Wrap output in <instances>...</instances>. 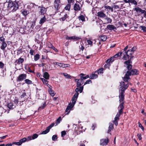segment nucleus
I'll list each match as a JSON object with an SVG mask.
<instances>
[{"instance_id":"nucleus-60","label":"nucleus","mask_w":146,"mask_h":146,"mask_svg":"<svg viewBox=\"0 0 146 146\" xmlns=\"http://www.w3.org/2000/svg\"><path fill=\"white\" fill-rule=\"evenodd\" d=\"M123 58L124 59V60H127V56H126V54H124V53H123Z\"/></svg>"},{"instance_id":"nucleus-6","label":"nucleus","mask_w":146,"mask_h":146,"mask_svg":"<svg viewBox=\"0 0 146 146\" xmlns=\"http://www.w3.org/2000/svg\"><path fill=\"white\" fill-rule=\"evenodd\" d=\"M54 124L55 123H53L51 124L50 125L46 128V129L45 130L43 131L42 132L41 134H45L49 132L50 129L54 126Z\"/></svg>"},{"instance_id":"nucleus-34","label":"nucleus","mask_w":146,"mask_h":146,"mask_svg":"<svg viewBox=\"0 0 146 146\" xmlns=\"http://www.w3.org/2000/svg\"><path fill=\"white\" fill-rule=\"evenodd\" d=\"M48 92L52 96H53L55 95V93L54 91L52 90H48Z\"/></svg>"},{"instance_id":"nucleus-45","label":"nucleus","mask_w":146,"mask_h":146,"mask_svg":"<svg viewBox=\"0 0 146 146\" xmlns=\"http://www.w3.org/2000/svg\"><path fill=\"white\" fill-rule=\"evenodd\" d=\"M57 139V135H53L52 137V139L53 141H56Z\"/></svg>"},{"instance_id":"nucleus-46","label":"nucleus","mask_w":146,"mask_h":146,"mask_svg":"<svg viewBox=\"0 0 146 146\" xmlns=\"http://www.w3.org/2000/svg\"><path fill=\"white\" fill-rule=\"evenodd\" d=\"M89 78H90L89 76L88 75L85 76H81L80 77V79H86Z\"/></svg>"},{"instance_id":"nucleus-44","label":"nucleus","mask_w":146,"mask_h":146,"mask_svg":"<svg viewBox=\"0 0 146 146\" xmlns=\"http://www.w3.org/2000/svg\"><path fill=\"white\" fill-rule=\"evenodd\" d=\"M61 120V117H59L56 120V125L58 124L59 123H60V121Z\"/></svg>"},{"instance_id":"nucleus-53","label":"nucleus","mask_w":146,"mask_h":146,"mask_svg":"<svg viewBox=\"0 0 146 146\" xmlns=\"http://www.w3.org/2000/svg\"><path fill=\"white\" fill-rule=\"evenodd\" d=\"M103 68H101L100 69H99V70L98 71V74H101V73H103Z\"/></svg>"},{"instance_id":"nucleus-15","label":"nucleus","mask_w":146,"mask_h":146,"mask_svg":"<svg viewBox=\"0 0 146 146\" xmlns=\"http://www.w3.org/2000/svg\"><path fill=\"white\" fill-rule=\"evenodd\" d=\"M39 8H40V13L41 15H44L46 13V9L43 7H39Z\"/></svg>"},{"instance_id":"nucleus-13","label":"nucleus","mask_w":146,"mask_h":146,"mask_svg":"<svg viewBox=\"0 0 146 146\" xmlns=\"http://www.w3.org/2000/svg\"><path fill=\"white\" fill-rule=\"evenodd\" d=\"M107 28L110 30H113L114 31L117 29L116 27L113 25H107Z\"/></svg>"},{"instance_id":"nucleus-36","label":"nucleus","mask_w":146,"mask_h":146,"mask_svg":"<svg viewBox=\"0 0 146 146\" xmlns=\"http://www.w3.org/2000/svg\"><path fill=\"white\" fill-rule=\"evenodd\" d=\"M40 58V55L38 54H36L34 56V60L35 61L38 60Z\"/></svg>"},{"instance_id":"nucleus-28","label":"nucleus","mask_w":146,"mask_h":146,"mask_svg":"<svg viewBox=\"0 0 146 146\" xmlns=\"http://www.w3.org/2000/svg\"><path fill=\"white\" fill-rule=\"evenodd\" d=\"M121 114L117 113L114 118V120L118 121L119 119V117Z\"/></svg>"},{"instance_id":"nucleus-38","label":"nucleus","mask_w":146,"mask_h":146,"mask_svg":"<svg viewBox=\"0 0 146 146\" xmlns=\"http://www.w3.org/2000/svg\"><path fill=\"white\" fill-rule=\"evenodd\" d=\"M141 9L140 8L137 7L135 8L134 10L136 11L137 13H140Z\"/></svg>"},{"instance_id":"nucleus-18","label":"nucleus","mask_w":146,"mask_h":146,"mask_svg":"<svg viewBox=\"0 0 146 146\" xmlns=\"http://www.w3.org/2000/svg\"><path fill=\"white\" fill-rule=\"evenodd\" d=\"M46 18L45 16H44L42 18L40 19L39 23L41 25H42L46 21Z\"/></svg>"},{"instance_id":"nucleus-9","label":"nucleus","mask_w":146,"mask_h":146,"mask_svg":"<svg viewBox=\"0 0 146 146\" xmlns=\"http://www.w3.org/2000/svg\"><path fill=\"white\" fill-rule=\"evenodd\" d=\"M79 94L78 93H76L74 94L72 99V104H75L76 103Z\"/></svg>"},{"instance_id":"nucleus-12","label":"nucleus","mask_w":146,"mask_h":146,"mask_svg":"<svg viewBox=\"0 0 146 146\" xmlns=\"http://www.w3.org/2000/svg\"><path fill=\"white\" fill-rule=\"evenodd\" d=\"M38 136V135L37 134H34L32 136H29L27 137L28 141L31 140L32 139H34L37 138Z\"/></svg>"},{"instance_id":"nucleus-3","label":"nucleus","mask_w":146,"mask_h":146,"mask_svg":"<svg viewBox=\"0 0 146 146\" xmlns=\"http://www.w3.org/2000/svg\"><path fill=\"white\" fill-rule=\"evenodd\" d=\"M24 60V59L21 58H20L16 60L15 62L16 69L17 70L21 69L22 66L23 62Z\"/></svg>"},{"instance_id":"nucleus-51","label":"nucleus","mask_w":146,"mask_h":146,"mask_svg":"<svg viewBox=\"0 0 146 146\" xmlns=\"http://www.w3.org/2000/svg\"><path fill=\"white\" fill-rule=\"evenodd\" d=\"M139 126V127H140L143 131L144 130V127L142 126L141 124L140 123V122H138V123Z\"/></svg>"},{"instance_id":"nucleus-37","label":"nucleus","mask_w":146,"mask_h":146,"mask_svg":"<svg viewBox=\"0 0 146 146\" xmlns=\"http://www.w3.org/2000/svg\"><path fill=\"white\" fill-rule=\"evenodd\" d=\"M140 13H141V14H143V16L144 17H146V11L145 10H143L141 9Z\"/></svg>"},{"instance_id":"nucleus-10","label":"nucleus","mask_w":146,"mask_h":146,"mask_svg":"<svg viewBox=\"0 0 146 146\" xmlns=\"http://www.w3.org/2000/svg\"><path fill=\"white\" fill-rule=\"evenodd\" d=\"M81 8L79 3H75L74 5V9L76 11H79L80 10Z\"/></svg>"},{"instance_id":"nucleus-64","label":"nucleus","mask_w":146,"mask_h":146,"mask_svg":"<svg viewBox=\"0 0 146 146\" xmlns=\"http://www.w3.org/2000/svg\"><path fill=\"white\" fill-rule=\"evenodd\" d=\"M48 46L49 48H52V47L53 46L52 44L50 43L48 44Z\"/></svg>"},{"instance_id":"nucleus-61","label":"nucleus","mask_w":146,"mask_h":146,"mask_svg":"<svg viewBox=\"0 0 146 146\" xmlns=\"http://www.w3.org/2000/svg\"><path fill=\"white\" fill-rule=\"evenodd\" d=\"M34 52V50L32 49H31L30 50L29 53L31 54V55H33V53Z\"/></svg>"},{"instance_id":"nucleus-25","label":"nucleus","mask_w":146,"mask_h":146,"mask_svg":"<svg viewBox=\"0 0 146 146\" xmlns=\"http://www.w3.org/2000/svg\"><path fill=\"white\" fill-rule=\"evenodd\" d=\"M90 78L91 79H94L97 78L98 77V75L97 74H92L89 76Z\"/></svg>"},{"instance_id":"nucleus-19","label":"nucleus","mask_w":146,"mask_h":146,"mask_svg":"<svg viewBox=\"0 0 146 146\" xmlns=\"http://www.w3.org/2000/svg\"><path fill=\"white\" fill-rule=\"evenodd\" d=\"M1 49L4 50L5 48L7 46V44L6 43V42H5L1 43Z\"/></svg>"},{"instance_id":"nucleus-43","label":"nucleus","mask_w":146,"mask_h":146,"mask_svg":"<svg viewBox=\"0 0 146 146\" xmlns=\"http://www.w3.org/2000/svg\"><path fill=\"white\" fill-rule=\"evenodd\" d=\"M29 13V12L26 10H24L22 12L23 14L25 16H26Z\"/></svg>"},{"instance_id":"nucleus-14","label":"nucleus","mask_w":146,"mask_h":146,"mask_svg":"<svg viewBox=\"0 0 146 146\" xmlns=\"http://www.w3.org/2000/svg\"><path fill=\"white\" fill-rule=\"evenodd\" d=\"M97 16L101 18H104L106 17V15L102 11L99 12L97 13Z\"/></svg>"},{"instance_id":"nucleus-54","label":"nucleus","mask_w":146,"mask_h":146,"mask_svg":"<svg viewBox=\"0 0 146 146\" xmlns=\"http://www.w3.org/2000/svg\"><path fill=\"white\" fill-rule=\"evenodd\" d=\"M61 136L63 137L66 134V132L65 131H63L61 132Z\"/></svg>"},{"instance_id":"nucleus-33","label":"nucleus","mask_w":146,"mask_h":146,"mask_svg":"<svg viewBox=\"0 0 146 146\" xmlns=\"http://www.w3.org/2000/svg\"><path fill=\"white\" fill-rule=\"evenodd\" d=\"M105 19L107 20V23H111L112 21L111 19L106 16L105 18Z\"/></svg>"},{"instance_id":"nucleus-39","label":"nucleus","mask_w":146,"mask_h":146,"mask_svg":"<svg viewBox=\"0 0 146 146\" xmlns=\"http://www.w3.org/2000/svg\"><path fill=\"white\" fill-rule=\"evenodd\" d=\"M20 142L21 143V144H22V143H24V142H25L26 141H28V139H27V138H23L21 139H20Z\"/></svg>"},{"instance_id":"nucleus-50","label":"nucleus","mask_w":146,"mask_h":146,"mask_svg":"<svg viewBox=\"0 0 146 146\" xmlns=\"http://www.w3.org/2000/svg\"><path fill=\"white\" fill-rule=\"evenodd\" d=\"M5 38L3 36L0 37V41L2 42H5Z\"/></svg>"},{"instance_id":"nucleus-21","label":"nucleus","mask_w":146,"mask_h":146,"mask_svg":"<svg viewBox=\"0 0 146 146\" xmlns=\"http://www.w3.org/2000/svg\"><path fill=\"white\" fill-rule=\"evenodd\" d=\"M15 105H14L13 104L11 103L8 104H7V107L9 109H13L15 107Z\"/></svg>"},{"instance_id":"nucleus-7","label":"nucleus","mask_w":146,"mask_h":146,"mask_svg":"<svg viewBox=\"0 0 146 146\" xmlns=\"http://www.w3.org/2000/svg\"><path fill=\"white\" fill-rule=\"evenodd\" d=\"M27 77V75L25 74H21L20 75L17 77V81L21 82L24 79H25Z\"/></svg>"},{"instance_id":"nucleus-29","label":"nucleus","mask_w":146,"mask_h":146,"mask_svg":"<svg viewBox=\"0 0 146 146\" xmlns=\"http://www.w3.org/2000/svg\"><path fill=\"white\" fill-rule=\"evenodd\" d=\"M71 4L69 3L67 4L66 6L65 7L64 9L66 10L70 11V9Z\"/></svg>"},{"instance_id":"nucleus-17","label":"nucleus","mask_w":146,"mask_h":146,"mask_svg":"<svg viewBox=\"0 0 146 146\" xmlns=\"http://www.w3.org/2000/svg\"><path fill=\"white\" fill-rule=\"evenodd\" d=\"M98 37L101 40L103 41H105L107 39V36L104 35H100Z\"/></svg>"},{"instance_id":"nucleus-30","label":"nucleus","mask_w":146,"mask_h":146,"mask_svg":"<svg viewBox=\"0 0 146 146\" xmlns=\"http://www.w3.org/2000/svg\"><path fill=\"white\" fill-rule=\"evenodd\" d=\"M114 60L113 58V57H111L110 59H109L107 60L106 61V62L109 65L110 64V62H112Z\"/></svg>"},{"instance_id":"nucleus-31","label":"nucleus","mask_w":146,"mask_h":146,"mask_svg":"<svg viewBox=\"0 0 146 146\" xmlns=\"http://www.w3.org/2000/svg\"><path fill=\"white\" fill-rule=\"evenodd\" d=\"M68 16L67 15V14L66 13L64 15V17L60 18V20H62V21H64L67 18H68Z\"/></svg>"},{"instance_id":"nucleus-24","label":"nucleus","mask_w":146,"mask_h":146,"mask_svg":"<svg viewBox=\"0 0 146 146\" xmlns=\"http://www.w3.org/2000/svg\"><path fill=\"white\" fill-rule=\"evenodd\" d=\"M26 93L25 92H24L22 94L20 98H21V100L20 102H23L25 100V98L24 97L26 96Z\"/></svg>"},{"instance_id":"nucleus-23","label":"nucleus","mask_w":146,"mask_h":146,"mask_svg":"<svg viewBox=\"0 0 146 146\" xmlns=\"http://www.w3.org/2000/svg\"><path fill=\"white\" fill-rule=\"evenodd\" d=\"M49 75L48 73L47 72H45L44 73L43 77L46 80H48L49 79Z\"/></svg>"},{"instance_id":"nucleus-27","label":"nucleus","mask_w":146,"mask_h":146,"mask_svg":"<svg viewBox=\"0 0 146 146\" xmlns=\"http://www.w3.org/2000/svg\"><path fill=\"white\" fill-rule=\"evenodd\" d=\"M122 54V52H118L117 53V54H115L112 57H113V59L114 58H117L119 56H121V55Z\"/></svg>"},{"instance_id":"nucleus-52","label":"nucleus","mask_w":146,"mask_h":146,"mask_svg":"<svg viewBox=\"0 0 146 146\" xmlns=\"http://www.w3.org/2000/svg\"><path fill=\"white\" fill-rule=\"evenodd\" d=\"M81 39V38L79 37H77L76 36H73V39H75L76 40H78L80 39Z\"/></svg>"},{"instance_id":"nucleus-8","label":"nucleus","mask_w":146,"mask_h":146,"mask_svg":"<svg viewBox=\"0 0 146 146\" xmlns=\"http://www.w3.org/2000/svg\"><path fill=\"white\" fill-rule=\"evenodd\" d=\"M124 64L127 66V68L128 70H130L132 68V66L131 65L132 62L130 60H128L124 62Z\"/></svg>"},{"instance_id":"nucleus-16","label":"nucleus","mask_w":146,"mask_h":146,"mask_svg":"<svg viewBox=\"0 0 146 146\" xmlns=\"http://www.w3.org/2000/svg\"><path fill=\"white\" fill-rule=\"evenodd\" d=\"M130 76V75H129V74H127V72L126 74L123 78V80L125 82H128V80H130V78L129 77Z\"/></svg>"},{"instance_id":"nucleus-56","label":"nucleus","mask_w":146,"mask_h":146,"mask_svg":"<svg viewBox=\"0 0 146 146\" xmlns=\"http://www.w3.org/2000/svg\"><path fill=\"white\" fill-rule=\"evenodd\" d=\"M130 3H133V4L137 5V1L135 0H131Z\"/></svg>"},{"instance_id":"nucleus-4","label":"nucleus","mask_w":146,"mask_h":146,"mask_svg":"<svg viewBox=\"0 0 146 146\" xmlns=\"http://www.w3.org/2000/svg\"><path fill=\"white\" fill-rule=\"evenodd\" d=\"M54 6L55 10L56 11L55 13L58 12V10L61 7L60 0H55L54 1Z\"/></svg>"},{"instance_id":"nucleus-47","label":"nucleus","mask_w":146,"mask_h":146,"mask_svg":"<svg viewBox=\"0 0 146 146\" xmlns=\"http://www.w3.org/2000/svg\"><path fill=\"white\" fill-rule=\"evenodd\" d=\"M46 106V102H44V103L43 104L42 106L40 107L39 109H43Z\"/></svg>"},{"instance_id":"nucleus-5","label":"nucleus","mask_w":146,"mask_h":146,"mask_svg":"<svg viewBox=\"0 0 146 146\" xmlns=\"http://www.w3.org/2000/svg\"><path fill=\"white\" fill-rule=\"evenodd\" d=\"M127 74H129V75H137L139 73V72L135 69H133L131 70H129L127 71Z\"/></svg>"},{"instance_id":"nucleus-32","label":"nucleus","mask_w":146,"mask_h":146,"mask_svg":"<svg viewBox=\"0 0 146 146\" xmlns=\"http://www.w3.org/2000/svg\"><path fill=\"white\" fill-rule=\"evenodd\" d=\"M25 83L28 84H33L32 82L28 79H26L25 80Z\"/></svg>"},{"instance_id":"nucleus-42","label":"nucleus","mask_w":146,"mask_h":146,"mask_svg":"<svg viewBox=\"0 0 146 146\" xmlns=\"http://www.w3.org/2000/svg\"><path fill=\"white\" fill-rule=\"evenodd\" d=\"M63 75L65 77H66V78H68V79H71V76L66 73H65L63 74Z\"/></svg>"},{"instance_id":"nucleus-26","label":"nucleus","mask_w":146,"mask_h":146,"mask_svg":"<svg viewBox=\"0 0 146 146\" xmlns=\"http://www.w3.org/2000/svg\"><path fill=\"white\" fill-rule=\"evenodd\" d=\"M113 127V124L112 123H110L109 127L108 130V133H109V132H110L111 130H112Z\"/></svg>"},{"instance_id":"nucleus-20","label":"nucleus","mask_w":146,"mask_h":146,"mask_svg":"<svg viewBox=\"0 0 146 146\" xmlns=\"http://www.w3.org/2000/svg\"><path fill=\"white\" fill-rule=\"evenodd\" d=\"M133 52L131 50H128L125 54H126V56L127 57L128 59L129 58V57L131 56L133 54Z\"/></svg>"},{"instance_id":"nucleus-63","label":"nucleus","mask_w":146,"mask_h":146,"mask_svg":"<svg viewBox=\"0 0 146 146\" xmlns=\"http://www.w3.org/2000/svg\"><path fill=\"white\" fill-rule=\"evenodd\" d=\"M104 8H105L106 9H109L110 10V8H111V7L109 6H107V5L105 6H104Z\"/></svg>"},{"instance_id":"nucleus-57","label":"nucleus","mask_w":146,"mask_h":146,"mask_svg":"<svg viewBox=\"0 0 146 146\" xmlns=\"http://www.w3.org/2000/svg\"><path fill=\"white\" fill-rule=\"evenodd\" d=\"M68 3L71 4V3H73L74 2V0H67Z\"/></svg>"},{"instance_id":"nucleus-35","label":"nucleus","mask_w":146,"mask_h":146,"mask_svg":"<svg viewBox=\"0 0 146 146\" xmlns=\"http://www.w3.org/2000/svg\"><path fill=\"white\" fill-rule=\"evenodd\" d=\"M78 18L80 20H81L82 21H85V18L84 16L83 15H81L78 17Z\"/></svg>"},{"instance_id":"nucleus-40","label":"nucleus","mask_w":146,"mask_h":146,"mask_svg":"<svg viewBox=\"0 0 146 146\" xmlns=\"http://www.w3.org/2000/svg\"><path fill=\"white\" fill-rule=\"evenodd\" d=\"M41 79L43 83L44 84H46L47 85L48 84V81L46 80H45V79L43 78H41Z\"/></svg>"},{"instance_id":"nucleus-59","label":"nucleus","mask_w":146,"mask_h":146,"mask_svg":"<svg viewBox=\"0 0 146 146\" xmlns=\"http://www.w3.org/2000/svg\"><path fill=\"white\" fill-rule=\"evenodd\" d=\"M28 72L30 73H33L34 74H35V72H34V70H32L29 67L28 69Z\"/></svg>"},{"instance_id":"nucleus-11","label":"nucleus","mask_w":146,"mask_h":146,"mask_svg":"<svg viewBox=\"0 0 146 146\" xmlns=\"http://www.w3.org/2000/svg\"><path fill=\"white\" fill-rule=\"evenodd\" d=\"M109 142V139H102L100 140V144L102 145H107Z\"/></svg>"},{"instance_id":"nucleus-22","label":"nucleus","mask_w":146,"mask_h":146,"mask_svg":"<svg viewBox=\"0 0 146 146\" xmlns=\"http://www.w3.org/2000/svg\"><path fill=\"white\" fill-rule=\"evenodd\" d=\"M76 82H77V86L78 87H80L82 84L81 82L80 81V79H77L75 80Z\"/></svg>"},{"instance_id":"nucleus-48","label":"nucleus","mask_w":146,"mask_h":146,"mask_svg":"<svg viewBox=\"0 0 146 146\" xmlns=\"http://www.w3.org/2000/svg\"><path fill=\"white\" fill-rule=\"evenodd\" d=\"M140 28L143 31L146 32V27L144 26H141Z\"/></svg>"},{"instance_id":"nucleus-2","label":"nucleus","mask_w":146,"mask_h":146,"mask_svg":"<svg viewBox=\"0 0 146 146\" xmlns=\"http://www.w3.org/2000/svg\"><path fill=\"white\" fill-rule=\"evenodd\" d=\"M15 2H11L9 3L8 5V10L9 11L13 12L16 11L18 8L19 7L22 6L23 3H21V1H18L17 0Z\"/></svg>"},{"instance_id":"nucleus-49","label":"nucleus","mask_w":146,"mask_h":146,"mask_svg":"<svg viewBox=\"0 0 146 146\" xmlns=\"http://www.w3.org/2000/svg\"><path fill=\"white\" fill-rule=\"evenodd\" d=\"M58 66L60 67L65 68V64L62 63H59Z\"/></svg>"},{"instance_id":"nucleus-41","label":"nucleus","mask_w":146,"mask_h":146,"mask_svg":"<svg viewBox=\"0 0 146 146\" xmlns=\"http://www.w3.org/2000/svg\"><path fill=\"white\" fill-rule=\"evenodd\" d=\"M75 104H71L70 103L68 106L67 107H68L70 110H71L74 106Z\"/></svg>"},{"instance_id":"nucleus-58","label":"nucleus","mask_w":146,"mask_h":146,"mask_svg":"<svg viewBox=\"0 0 146 146\" xmlns=\"http://www.w3.org/2000/svg\"><path fill=\"white\" fill-rule=\"evenodd\" d=\"M13 143L16 145H20L21 144V143L20 141L19 142H15Z\"/></svg>"},{"instance_id":"nucleus-62","label":"nucleus","mask_w":146,"mask_h":146,"mask_svg":"<svg viewBox=\"0 0 146 146\" xmlns=\"http://www.w3.org/2000/svg\"><path fill=\"white\" fill-rule=\"evenodd\" d=\"M137 136L138 138L139 139V140H141V139L142 137H141V134H138Z\"/></svg>"},{"instance_id":"nucleus-55","label":"nucleus","mask_w":146,"mask_h":146,"mask_svg":"<svg viewBox=\"0 0 146 146\" xmlns=\"http://www.w3.org/2000/svg\"><path fill=\"white\" fill-rule=\"evenodd\" d=\"M92 82V81L91 80H87L84 83V85H86V84H88L90 83H91Z\"/></svg>"},{"instance_id":"nucleus-1","label":"nucleus","mask_w":146,"mask_h":146,"mask_svg":"<svg viewBox=\"0 0 146 146\" xmlns=\"http://www.w3.org/2000/svg\"><path fill=\"white\" fill-rule=\"evenodd\" d=\"M120 86H121L119 90V99L120 102H121L120 105L118 107V108L120 109L118 113L121 114L123 113V109L124 108L123 106L124 102L123 101L124 99V93L125 90L129 86V84H127L125 85V83L124 82H122L120 83Z\"/></svg>"}]
</instances>
